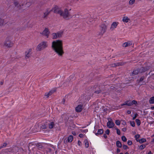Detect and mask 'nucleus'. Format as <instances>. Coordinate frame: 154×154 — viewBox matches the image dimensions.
<instances>
[{
    "label": "nucleus",
    "instance_id": "c756f323",
    "mask_svg": "<svg viewBox=\"0 0 154 154\" xmlns=\"http://www.w3.org/2000/svg\"><path fill=\"white\" fill-rule=\"evenodd\" d=\"M85 146L86 148H88L89 146V143L87 140H85Z\"/></svg>",
    "mask_w": 154,
    "mask_h": 154
},
{
    "label": "nucleus",
    "instance_id": "f3484780",
    "mask_svg": "<svg viewBox=\"0 0 154 154\" xmlns=\"http://www.w3.org/2000/svg\"><path fill=\"white\" fill-rule=\"evenodd\" d=\"M140 73V69H134L133 70L132 73V75H134L138 74L139 73Z\"/></svg>",
    "mask_w": 154,
    "mask_h": 154
},
{
    "label": "nucleus",
    "instance_id": "39448f33",
    "mask_svg": "<svg viewBox=\"0 0 154 154\" xmlns=\"http://www.w3.org/2000/svg\"><path fill=\"white\" fill-rule=\"evenodd\" d=\"M100 32L99 34V35H102L106 30L107 26L104 24H102L100 26Z\"/></svg>",
    "mask_w": 154,
    "mask_h": 154
},
{
    "label": "nucleus",
    "instance_id": "7ed1b4c3",
    "mask_svg": "<svg viewBox=\"0 0 154 154\" xmlns=\"http://www.w3.org/2000/svg\"><path fill=\"white\" fill-rule=\"evenodd\" d=\"M47 46L48 45L47 42L44 41L41 42L38 45L36 48V50L38 51H40L47 48Z\"/></svg>",
    "mask_w": 154,
    "mask_h": 154
},
{
    "label": "nucleus",
    "instance_id": "7c9ffc66",
    "mask_svg": "<svg viewBox=\"0 0 154 154\" xmlns=\"http://www.w3.org/2000/svg\"><path fill=\"white\" fill-rule=\"evenodd\" d=\"M134 137L136 141L138 142L139 140V138L140 137V135L139 134H137L135 135Z\"/></svg>",
    "mask_w": 154,
    "mask_h": 154
},
{
    "label": "nucleus",
    "instance_id": "49530a36",
    "mask_svg": "<svg viewBox=\"0 0 154 154\" xmlns=\"http://www.w3.org/2000/svg\"><path fill=\"white\" fill-rule=\"evenodd\" d=\"M110 133V131L109 129H107L105 131V133L107 135H109Z\"/></svg>",
    "mask_w": 154,
    "mask_h": 154
},
{
    "label": "nucleus",
    "instance_id": "6e6d98bb",
    "mask_svg": "<svg viewBox=\"0 0 154 154\" xmlns=\"http://www.w3.org/2000/svg\"><path fill=\"white\" fill-rule=\"evenodd\" d=\"M65 100L64 99V98H63L62 100V103H63V104H64V103H65Z\"/></svg>",
    "mask_w": 154,
    "mask_h": 154
},
{
    "label": "nucleus",
    "instance_id": "8fccbe9b",
    "mask_svg": "<svg viewBox=\"0 0 154 154\" xmlns=\"http://www.w3.org/2000/svg\"><path fill=\"white\" fill-rule=\"evenodd\" d=\"M123 148L124 149H126L127 148H128V146L126 145H123Z\"/></svg>",
    "mask_w": 154,
    "mask_h": 154
},
{
    "label": "nucleus",
    "instance_id": "c9c22d12",
    "mask_svg": "<svg viewBox=\"0 0 154 154\" xmlns=\"http://www.w3.org/2000/svg\"><path fill=\"white\" fill-rule=\"evenodd\" d=\"M135 2V0H130L129 3L130 5H132Z\"/></svg>",
    "mask_w": 154,
    "mask_h": 154
},
{
    "label": "nucleus",
    "instance_id": "69168bd1",
    "mask_svg": "<svg viewBox=\"0 0 154 154\" xmlns=\"http://www.w3.org/2000/svg\"><path fill=\"white\" fill-rule=\"evenodd\" d=\"M147 154H152L151 151H149Z\"/></svg>",
    "mask_w": 154,
    "mask_h": 154
},
{
    "label": "nucleus",
    "instance_id": "cd10ccee",
    "mask_svg": "<svg viewBox=\"0 0 154 154\" xmlns=\"http://www.w3.org/2000/svg\"><path fill=\"white\" fill-rule=\"evenodd\" d=\"M149 102L150 104L154 103V97H151L150 98Z\"/></svg>",
    "mask_w": 154,
    "mask_h": 154
},
{
    "label": "nucleus",
    "instance_id": "9b49d317",
    "mask_svg": "<svg viewBox=\"0 0 154 154\" xmlns=\"http://www.w3.org/2000/svg\"><path fill=\"white\" fill-rule=\"evenodd\" d=\"M14 4L16 7L20 10L22 9V6L23 5V4L20 5L17 1H16L14 2Z\"/></svg>",
    "mask_w": 154,
    "mask_h": 154
},
{
    "label": "nucleus",
    "instance_id": "f8f14e48",
    "mask_svg": "<svg viewBox=\"0 0 154 154\" xmlns=\"http://www.w3.org/2000/svg\"><path fill=\"white\" fill-rule=\"evenodd\" d=\"M150 66H146L145 67H141L140 69V72L142 73L146 72L150 69Z\"/></svg>",
    "mask_w": 154,
    "mask_h": 154
},
{
    "label": "nucleus",
    "instance_id": "e2e57ef3",
    "mask_svg": "<svg viewBox=\"0 0 154 154\" xmlns=\"http://www.w3.org/2000/svg\"><path fill=\"white\" fill-rule=\"evenodd\" d=\"M151 108L152 110L154 109V106L151 107Z\"/></svg>",
    "mask_w": 154,
    "mask_h": 154
},
{
    "label": "nucleus",
    "instance_id": "393cba45",
    "mask_svg": "<svg viewBox=\"0 0 154 154\" xmlns=\"http://www.w3.org/2000/svg\"><path fill=\"white\" fill-rule=\"evenodd\" d=\"M5 23L4 20L0 17V26H3Z\"/></svg>",
    "mask_w": 154,
    "mask_h": 154
},
{
    "label": "nucleus",
    "instance_id": "603ef678",
    "mask_svg": "<svg viewBox=\"0 0 154 154\" xmlns=\"http://www.w3.org/2000/svg\"><path fill=\"white\" fill-rule=\"evenodd\" d=\"M79 137L81 138H82L84 137V135L82 134H79Z\"/></svg>",
    "mask_w": 154,
    "mask_h": 154
},
{
    "label": "nucleus",
    "instance_id": "a211bd4d",
    "mask_svg": "<svg viewBox=\"0 0 154 154\" xmlns=\"http://www.w3.org/2000/svg\"><path fill=\"white\" fill-rule=\"evenodd\" d=\"M19 148L17 146H14L12 148V149L11 150V152L14 153H16L18 152Z\"/></svg>",
    "mask_w": 154,
    "mask_h": 154
},
{
    "label": "nucleus",
    "instance_id": "13d9d810",
    "mask_svg": "<svg viewBox=\"0 0 154 154\" xmlns=\"http://www.w3.org/2000/svg\"><path fill=\"white\" fill-rule=\"evenodd\" d=\"M47 151L48 152H51V149L50 148H48Z\"/></svg>",
    "mask_w": 154,
    "mask_h": 154
},
{
    "label": "nucleus",
    "instance_id": "aec40b11",
    "mask_svg": "<svg viewBox=\"0 0 154 154\" xmlns=\"http://www.w3.org/2000/svg\"><path fill=\"white\" fill-rule=\"evenodd\" d=\"M131 45V43L130 42H126L123 44L122 46L124 47L129 46Z\"/></svg>",
    "mask_w": 154,
    "mask_h": 154
},
{
    "label": "nucleus",
    "instance_id": "a19ab883",
    "mask_svg": "<svg viewBox=\"0 0 154 154\" xmlns=\"http://www.w3.org/2000/svg\"><path fill=\"white\" fill-rule=\"evenodd\" d=\"M144 79H145L144 76H142V77H141L140 79L139 80V82H142L143 81V80Z\"/></svg>",
    "mask_w": 154,
    "mask_h": 154
},
{
    "label": "nucleus",
    "instance_id": "c85d7f7f",
    "mask_svg": "<svg viewBox=\"0 0 154 154\" xmlns=\"http://www.w3.org/2000/svg\"><path fill=\"white\" fill-rule=\"evenodd\" d=\"M7 145V143L6 142L4 143L0 146V149L3 148L5 147Z\"/></svg>",
    "mask_w": 154,
    "mask_h": 154
},
{
    "label": "nucleus",
    "instance_id": "e433bc0d",
    "mask_svg": "<svg viewBox=\"0 0 154 154\" xmlns=\"http://www.w3.org/2000/svg\"><path fill=\"white\" fill-rule=\"evenodd\" d=\"M130 124L133 127H134L135 126V122L133 121L130 122Z\"/></svg>",
    "mask_w": 154,
    "mask_h": 154
},
{
    "label": "nucleus",
    "instance_id": "b1692460",
    "mask_svg": "<svg viewBox=\"0 0 154 154\" xmlns=\"http://www.w3.org/2000/svg\"><path fill=\"white\" fill-rule=\"evenodd\" d=\"M116 146L119 148H121L122 146V144L121 142L119 141H117L116 142Z\"/></svg>",
    "mask_w": 154,
    "mask_h": 154
},
{
    "label": "nucleus",
    "instance_id": "2eb2a0df",
    "mask_svg": "<svg viewBox=\"0 0 154 154\" xmlns=\"http://www.w3.org/2000/svg\"><path fill=\"white\" fill-rule=\"evenodd\" d=\"M118 24V23L116 22H113L111 25V26L110 29L112 30H113L114 28L116 27L117 26Z\"/></svg>",
    "mask_w": 154,
    "mask_h": 154
},
{
    "label": "nucleus",
    "instance_id": "680f3d73",
    "mask_svg": "<svg viewBox=\"0 0 154 154\" xmlns=\"http://www.w3.org/2000/svg\"><path fill=\"white\" fill-rule=\"evenodd\" d=\"M127 113L128 114H130L131 113V111H129V110H128L127 111Z\"/></svg>",
    "mask_w": 154,
    "mask_h": 154
},
{
    "label": "nucleus",
    "instance_id": "052dcab7",
    "mask_svg": "<svg viewBox=\"0 0 154 154\" xmlns=\"http://www.w3.org/2000/svg\"><path fill=\"white\" fill-rule=\"evenodd\" d=\"M4 82L3 81H1L0 82V85H3Z\"/></svg>",
    "mask_w": 154,
    "mask_h": 154
},
{
    "label": "nucleus",
    "instance_id": "79ce46f5",
    "mask_svg": "<svg viewBox=\"0 0 154 154\" xmlns=\"http://www.w3.org/2000/svg\"><path fill=\"white\" fill-rule=\"evenodd\" d=\"M131 103H132V105L133 104H136L137 103V101L135 100H133L132 102H131Z\"/></svg>",
    "mask_w": 154,
    "mask_h": 154
},
{
    "label": "nucleus",
    "instance_id": "f704fd0d",
    "mask_svg": "<svg viewBox=\"0 0 154 154\" xmlns=\"http://www.w3.org/2000/svg\"><path fill=\"white\" fill-rule=\"evenodd\" d=\"M145 147H146L145 145H144V144H142V145H140L139 146V149H140L142 150V149H144L145 148Z\"/></svg>",
    "mask_w": 154,
    "mask_h": 154
},
{
    "label": "nucleus",
    "instance_id": "de8ad7c7",
    "mask_svg": "<svg viewBox=\"0 0 154 154\" xmlns=\"http://www.w3.org/2000/svg\"><path fill=\"white\" fill-rule=\"evenodd\" d=\"M132 144V142L131 140H129L128 142V144L129 145H131Z\"/></svg>",
    "mask_w": 154,
    "mask_h": 154
},
{
    "label": "nucleus",
    "instance_id": "473e14b6",
    "mask_svg": "<svg viewBox=\"0 0 154 154\" xmlns=\"http://www.w3.org/2000/svg\"><path fill=\"white\" fill-rule=\"evenodd\" d=\"M32 2L30 1L29 2H27L26 3V5L27 7H29L32 4Z\"/></svg>",
    "mask_w": 154,
    "mask_h": 154
},
{
    "label": "nucleus",
    "instance_id": "72a5a7b5",
    "mask_svg": "<svg viewBox=\"0 0 154 154\" xmlns=\"http://www.w3.org/2000/svg\"><path fill=\"white\" fill-rule=\"evenodd\" d=\"M121 139L124 142H126L127 141V139L124 136H122V137Z\"/></svg>",
    "mask_w": 154,
    "mask_h": 154
},
{
    "label": "nucleus",
    "instance_id": "58836bf2",
    "mask_svg": "<svg viewBox=\"0 0 154 154\" xmlns=\"http://www.w3.org/2000/svg\"><path fill=\"white\" fill-rule=\"evenodd\" d=\"M119 66V63H115L111 65V66L112 67H116Z\"/></svg>",
    "mask_w": 154,
    "mask_h": 154
},
{
    "label": "nucleus",
    "instance_id": "20e7f679",
    "mask_svg": "<svg viewBox=\"0 0 154 154\" xmlns=\"http://www.w3.org/2000/svg\"><path fill=\"white\" fill-rule=\"evenodd\" d=\"M60 12L61 13L59 14L64 19H67L68 17L70 16V15L66 8L65 9L64 11H62L61 10Z\"/></svg>",
    "mask_w": 154,
    "mask_h": 154
},
{
    "label": "nucleus",
    "instance_id": "ddd939ff",
    "mask_svg": "<svg viewBox=\"0 0 154 154\" xmlns=\"http://www.w3.org/2000/svg\"><path fill=\"white\" fill-rule=\"evenodd\" d=\"M83 105L82 104H79L75 108V111L77 112H80L82 110Z\"/></svg>",
    "mask_w": 154,
    "mask_h": 154
},
{
    "label": "nucleus",
    "instance_id": "f03ea898",
    "mask_svg": "<svg viewBox=\"0 0 154 154\" xmlns=\"http://www.w3.org/2000/svg\"><path fill=\"white\" fill-rule=\"evenodd\" d=\"M13 45L11 38L9 37L6 38L4 42V46L7 48H10L13 46Z\"/></svg>",
    "mask_w": 154,
    "mask_h": 154
},
{
    "label": "nucleus",
    "instance_id": "4be33fe9",
    "mask_svg": "<svg viewBox=\"0 0 154 154\" xmlns=\"http://www.w3.org/2000/svg\"><path fill=\"white\" fill-rule=\"evenodd\" d=\"M54 122H51L48 125V127L49 128L52 129V128L54 126Z\"/></svg>",
    "mask_w": 154,
    "mask_h": 154
},
{
    "label": "nucleus",
    "instance_id": "09e8293b",
    "mask_svg": "<svg viewBox=\"0 0 154 154\" xmlns=\"http://www.w3.org/2000/svg\"><path fill=\"white\" fill-rule=\"evenodd\" d=\"M37 146L39 149H42L43 147V146L40 144H38Z\"/></svg>",
    "mask_w": 154,
    "mask_h": 154
},
{
    "label": "nucleus",
    "instance_id": "4d7b16f0",
    "mask_svg": "<svg viewBox=\"0 0 154 154\" xmlns=\"http://www.w3.org/2000/svg\"><path fill=\"white\" fill-rule=\"evenodd\" d=\"M120 150L119 149H117L116 152L117 153L119 152H120Z\"/></svg>",
    "mask_w": 154,
    "mask_h": 154
},
{
    "label": "nucleus",
    "instance_id": "1a4fd4ad",
    "mask_svg": "<svg viewBox=\"0 0 154 154\" xmlns=\"http://www.w3.org/2000/svg\"><path fill=\"white\" fill-rule=\"evenodd\" d=\"M32 49H29L27 50L25 53V57L26 58L29 57L32 54Z\"/></svg>",
    "mask_w": 154,
    "mask_h": 154
},
{
    "label": "nucleus",
    "instance_id": "9d476101",
    "mask_svg": "<svg viewBox=\"0 0 154 154\" xmlns=\"http://www.w3.org/2000/svg\"><path fill=\"white\" fill-rule=\"evenodd\" d=\"M114 125L115 124L112 122V120L111 119H110V120L108 121V122L107 123V126L109 128L113 127Z\"/></svg>",
    "mask_w": 154,
    "mask_h": 154
},
{
    "label": "nucleus",
    "instance_id": "774afa93",
    "mask_svg": "<svg viewBox=\"0 0 154 154\" xmlns=\"http://www.w3.org/2000/svg\"><path fill=\"white\" fill-rule=\"evenodd\" d=\"M125 154H128V152H126L125 153Z\"/></svg>",
    "mask_w": 154,
    "mask_h": 154
},
{
    "label": "nucleus",
    "instance_id": "3c124183",
    "mask_svg": "<svg viewBox=\"0 0 154 154\" xmlns=\"http://www.w3.org/2000/svg\"><path fill=\"white\" fill-rule=\"evenodd\" d=\"M137 114H135L134 115V116L133 118V120H134L137 117Z\"/></svg>",
    "mask_w": 154,
    "mask_h": 154
},
{
    "label": "nucleus",
    "instance_id": "5fc2aeb1",
    "mask_svg": "<svg viewBox=\"0 0 154 154\" xmlns=\"http://www.w3.org/2000/svg\"><path fill=\"white\" fill-rule=\"evenodd\" d=\"M88 131V130L87 129V130H83L82 132H85V133H86Z\"/></svg>",
    "mask_w": 154,
    "mask_h": 154
},
{
    "label": "nucleus",
    "instance_id": "37998d69",
    "mask_svg": "<svg viewBox=\"0 0 154 154\" xmlns=\"http://www.w3.org/2000/svg\"><path fill=\"white\" fill-rule=\"evenodd\" d=\"M101 91V90H98L94 92V93L97 94H99L100 93Z\"/></svg>",
    "mask_w": 154,
    "mask_h": 154
},
{
    "label": "nucleus",
    "instance_id": "0eeeda50",
    "mask_svg": "<svg viewBox=\"0 0 154 154\" xmlns=\"http://www.w3.org/2000/svg\"><path fill=\"white\" fill-rule=\"evenodd\" d=\"M49 33L50 32L48 29L47 28H45L43 31L41 33V34L45 36L47 38L48 37Z\"/></svg>",
    "mask_w": 154,
    "mask_h": 154
},
{
    "label": "nucleus",
    "instance_id": "5701e85b",
    "mask_svg": "<svg viewBox=\"0 0 154 154\" xmlns=\"http://www.w3.org/2000/svg\"><path fill=\"white\" fill-rule=\"evenodd\" d=\"M130 20L127 17H123L122 19V21L123 22L125 23H127L128 21Z\"/></svg>",
    "mask_w": 154,
    "mask_h": 154
},
{
    "label": "nucleus",
    "instance_id": "bb28decb",
    "mask_svg": "<svg viewBox=\"0 0 154 154\" xmlns=\"http://www.w3.org/2000/svg\"><path fill=\"white\" fill-rule=\"evenodd\" d=\"M146 140L143 138H141L139 140L138 142L140 143L146 142Z\"/></svg>",
    "mask_w": 154,
    "mask_h": 154
},
{
    "label": "nucleus",
    "instance_id": "a18cd8bd",
    "mask_svg": "<svg viewBox=\"0 0 154 154\" xmlns=\"http://www.w3.org/2000/svg\"><path fill=\"white\" fill-rule=\"evenodd\" d=\"M121 122H122V124L124 125H126V122H125V121L124 120H122L121 121Z\"/></svg>",
    "mask_w": 154,
    "mask_h": 154
},
{
    "label": "nucleus",
    "instance_id": "423d86ee",
    "mask_svg": "<svg viewBox=\"0 0 154 154\" xmlns=\"http://www.w3.org/2000/svg\"><path fill=\"white\" fill-rule=\"evenodd\" d=\"M63 34V32H58L57 33H54L52 34V38L53 39L59 38L62 37Z\"/></svg>",
    "mask_w": 154,
    "mask_h": 154
},
{
    "label": "nucleus",
    "instance_id": "f257e3e1",
    "mask_svg": "<svg viewBox=\"0 0 154 154\" xmlns=\"http://www.w3.org/2000/svg\"><path fill=\"white\" fill-rule=\"evenodd\" d=\"M52 47L59 56H62L64 54L62 42L61 40H58L53 41L52 42Z\"/></svg>",
    "mask_w": 154,
    "mask_h": 154
},
{
    "label": "nucleus",
    "instance_id": "412c9836",
    "mask_svg": "<svg viewBox=\"0 0 154 154\" xmlns=\"http://www.w3.org/2000/svg\"><path fill=\"white\" fill-rule=\"evenodd\" d=\"M103 129H100L97 132L95 133V134L97 136H98L99 134H103Z\"/></svg>",
    "mask_w": 154,
    "mask_h": 154
},
{
    "label": "nucleus",
    "instance_id": "dca6fc26",
    "mask_svg": "<svg viewBox=\"0 0 154 154\" xmlns=\"http://www.w3.org/2000/svg\"><path fill=\"white\" fill-rule=\"evenodd\" d=\"M124 105H127L128 106H132L131 101L130 100H127L125 102L121 104V106H123Z\"/></svg>",
    "mask_w": 154,
    "mask_h": 154
},
{
    "label": "nucleus",
    "instance_id": "2f4dec72",
    "mask_svg": "<svg viewBox=\"0 0 154 154\" xmlns=\"http://www.w3.org/2000/svg\"><path fill=\"white\" fill-rule=\"evenodd\" d=\"M137 124V125L138 126H139L141 124V122L140 120L138 119H136L135 120Z\"/></svg>",
    "mask_w": 154,
    "mask_h": 154
},
{
    "label": "nucleus",
    "instance_id": "c03bdc74",
    "mask_svg": "<svg viewBox=\"0 0 154 154\" xmlns=\"http://www.w3.org/2000/svg\"><path fill=\"white\" fill-rule=\"evenodd\" d=\"M116 130L117 134L118 135H120V130L118 128H117Z\"/></svg>",
    "mask_w": 154,
    "mask_h": 154
},
{
    "label": "nucleus",
    "instance_id": "864d4df0",
    "mask_svg": "<svg viewBox=\"0 0 154 154\" xmlns=\"http://www.w3.org/2000/svg\"><path fill=\"white\" fill-rule=\"evenodd\" d=\"M127 130V129L126 128H123L122 129V130L123 131H125Z\"/></svg>",
    "mask_w": 154,
    "mask_h": 154
},
{
    "label": "nucleus",
    "instance_id": "6e6552de",
    "mask_svg": "<svg viewBox=\"0 0 154 154\" xmlns=\"http://www.w3.org/2000/svg\"><path fill=\"white\" fill-rule=\"evenodd\" d=\"M61 11V10L59 9L57 6H55L54 8H53L52 10L50 11H53L54 13H57L59 14H60L61 13H60Z\"/></svg>",
    "mask_w": 154,
    "mask_h": 154
},
{
    "label": "nucleus",
    "instance_id": "4468645a",
    "mask_svg": "<svg viewBox=\"0 0 154 154\" xmlns=\"http://www.w3.org/2000/svg\"><path fill=\"white\" fill-rule=\"evenodd\" d=\"M56 89L51 90L48 93H46L45 94V96L48 98L50 96H51L56 91Z\"/></svg>",
    "mask_w": 154,
    "mask_h": 154
},
{
    "label": "nucleus",
    "instance_id": "bf43d9fd",
    "mask_svg": "<svg viewBox=\"0 0 154 154\" xmlns=\"http://www.w3.org/2000/svg\"><path fill=\"white\" fill-rule=\"evenodd\" d=\"M103 137L105 138H106L107 137V136L106 134H103Z\"/></svg>",
    "mask_w": 154,
    "mask_h": 154
},
{
    "label": "nucleus",
    "instance_id": "6ab92c4d",
    "mask_svg": "<svg viewBox=\"0 0 154 154\" xmlns=\"http://www.w3.org/2000/svg\"><path fill=\"white\" fill-rule=\"evenodd\" d=\"M51 12L50 11H49L48 9H47L46 11L44 13V15L43 16V17L44 18H46L50 13Z\"/></svg>",
    "mask_w": 154,
    "mask_h": 154
},
{
    "label": "nucleus",
    "instance_id": "4c0bfd02",
    "mask_svg": "<svg viewBox=\"0 0 154 154\" xmlns=\"http://www.w3.org/2000/svg\"><path fill=\"white\" fill-rule=\"evenodd\" d=\"M115 123L117 125H119L120 124V122L119 120H117L116 121Z\"/></svg>",
    "mask_w": 154,
    "mask_h": 154
},
{
    "label": "nucleus",
    "instance_id": "0e129e2a",
    "mask_svg": "<svg viewBox=\"0 0 154 154\" xmlns=\"http://www.w3.org/2000/svg\"><path fill=\"white\" fill-rule=\"evenodd\" d=\"M78 143H79V145H80V143H81V142L79 140L78 141Z\"/></svg>",
    "mask_w": 154,
    "mask_h": 154
},
{
    "label": "nucleus",
    "instance_id": "338daca9",
    "mask_svg": "<svg viewBox=\"0 0 154 154\" xmlns=\"http://www.w3.org/2000/svg\"><path fill=\"white\" fill-rule=\"evenodd\" d=\"M152 142H154V138H153L152 140Z\"/></svg>",
    "mask_w": 154,
    "mask_h": 154
},
{
    "label": "nucleus",
    "instance_id": "a878e982",
    "mask_svg": "<svg viewBox=\"0 0 154 154\" xmlns=\"http://www.w3.org/2000/svg\"><path fill=\"white\" fill-rule=\"evenodd\" d=\"M73 139V137L72 135H70L69 136L67 139L68 141L69 142H71Z\"/></svg>",
    "mask_w": 154,
    "mask_h": 154
},
{
    "label": "nucleus",
    "instance_id": "ea45409f",
    "mask_svg": "<svg viewBox=\"0 0 154 154\" xmlns=\"http://www.w3.org/2000/svg\"><path fill=\"white\" fill-rule=\"evenodd\" d=\"M41 128L42 129H45L46 128V125L45 124H44L42 125Z\"/></svg>",
    "mask_w": 154,
    "mask_h": 154
}]
</instances>
